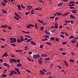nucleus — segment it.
Returning <instances> with one entry per match:
<instances>
[{
    "label": "nucleus",
    "instance_id": "f257e3e1",
    "mask_svg": "<svg viewBox=\"0 0 78 78\" xmlns=\"http://www.w3.org/2000/svg\"><path fill=\"white\" fill-rule=\"evenodd\" d=\"M24 41V38L22 36H21L20 37V39H17V42L18 43H20V42H22Z\"/></svg>",
    "mask_w": 78,
    "mask_h": 78
},
{
    "label": "nucleus",
    "instance_id": "f03ea898",
    "mask_svg": "<svg viewBox=\"0 0 78 78\" xmlns=\"http://www.w3.org/2000/svg\"><path fill=\"white\" fill-rule=\"evenodd\" d=\"M10 73L9 74V75L11 76V75H13V73H14V74H15L16 75H17V72L16 71H15V70H13L12 71H10Z\"/></svg>",
    "mask_w": 78,
    "mask_h": 78
},
{
    "label": "nucleus",
    "instance_id": "7ed1b4c3",
    "mask_svg": "<svg viewBox=\"0 0 78 78\" xmlns=\"http://www.w3.org/2000/svg\"><path fill=\"white\" fill-rule=\"evenodd\" d=\"M40 57V55L39 54H36L33 56L34 58L36 59L37 58H39Z\"/></svg>",
    "mask_w": 78,
    "mask_h": 78
},
{
    "label": "nucleus",
    "instance_id": "20e7f679",
    "mask_svg": "<svg viewBox=\"0 0 78 78\" xmlns=\"http://www.w3.org/2000/svg\"><path fill=\"white\" fill-rule=\"evenodd\" d=\"M3 65L4 66H5L6 67H10V66L9 65V64H7L6 63H4Z\"/></svg>",
    "mask_w": 78,
    "mask_h": 78
},
{
    "label": "nucleus",
    "instance_id": "39448f33",
    "mask_svg": "<svg viewBox=\"0 0 78 78\" xmlns=\"http://www.w3.org/2000/svg\"><path fill=\"white\" fill-rule=\"evenodd\" d=\"M16 6H18V8L19 10H20V11H21V10H22V9H21V7L20 6V5H17Z\"/></svg>",
    "mask_w": 78,
    "mask_h": 78
},
{
    "label": "nucleus",
    "instance_id": "423d86ee",
    "mask_svg": "<svg viewBox=\"0 0 78 78\" xmlns=\"http://www.w3.org/2000/svg\"><path fill=\"white\" fill-rule=\"evenodd\" d=\"M69 14V12H68L65 13L63 14L62 15V16H67V15H68Z\"/></svg>",
    "mask_w": 78,
    "mask_h": 78
},
{
    "label": "nucleus",
    "instance_id": "0eeeda50",
    "mask_svg": "<svg viewBox=\"0 0 78 78\" xmlns=\"http://www.w3.org/2000/svg\"><path fill=\"white\" fill-rule=\"evenodd\" d=\"M30 44L32 45H36V43H34V42L33 41H31L30 42Z\"/></svg>",
    "mask_w": 78,
    "mask_h": 78
},
{
    "label": "nucleus",
    "instance_id": "6e6552de",
    "mask_svg": "<svg viewBox=\"0 0 78 78\" xmlns=\"http://www.w3.org/2000/svg\"><path fill=\"white\" fill-rule=\"evenodd\" d=\"M39 63L41 65H42V61L41 60H38Z\"/></svg>",
    "mask_w": 78,
    "mask_h": 78
},
{
    "label": "nucleus",
    "instance_id": "1a4fd4ad",
    "mask_svg": "<svg viewBox=\"0 0 78 78\" xmlns=\"http://www.w3.org/2000/svg\"><path fill=\"white\" fill-rule=\"evenodd\" d=\"M2 5V6H6V4L4 2H1Z\"/></svg>",
    "mask_w": 78,
    "mask_h": 78
},
{
    "label": "nucleus",
    "instance_id": "9d476101",
    "mask_svg": "<svg viewBox=\"0 0 78 78\" xmlns=\"http://www.w3.org/2000/svg\"><path fill=\"white\" fill-rule=\"evenodd\" d=\"M57 14L58 16H62V14L61 13H60L59 12H57Z\"/></svg>",
    "mask_w": 78,
    "mask_h": 78
},
{
    "label": "nucleus",
    "instance_id": "9b49d317",
    "mask_svg": "<svg viewBox=\"0 0 78 78\" xmlns=\"http://www.w3.org/2000/svg\"><path fill=\"white\" fill-rule=\"evenodd\" d=\"M58 23H55V28L57 29L58 28Z\"/></svg>",
    "mask_w": 78,
    "mask_h": 78
},
{
    "label": "nucleus",
    "instance_id": "f8f14e48",
    "mask_svg": "<svg viewBox=\"0 0 78 78\" xmlns=\"http://www.w3.org/2000/svg\"><path fill=\"white\" fill-rule=\"evenodd\" d=\"M14 59L11 58L10 60V62H11V63L12 62H14Z\"/></svg>",
    "mask_w": 78,
    "mask_h": 78
},
{
    "label": "nucleus",
    "instance_id": "ddd939ff",
    "mask_svg": "<svg viewBox=\"0 0 78 78\" xmlns=\"http://www.w3.org/2000/svg\"><path fill=\"white\" fill-rule=\"evenodd\" d=\"M41 56H42L43 57H47V56H48V55H47V54H44L43 55H41Z\"/></svg>",
    "mask_w": 78,
    "mask_h": 78
},
{
    "label": "nucleus",
    "instance_id": "4468645a",
    "mask_svg": "<svg viewBox=\"0 0 78 78\" xmlns=\"http://www.w3.org/2000/svg\"><path fill=\"white\" fill-rule=\"evenodd\" d=\"M70 17H71V18H72L73 19H75V16H73L72 15H70Z\"/></svg>",
    "mask_w": 78,
    "mask_h": 78
},
{
    "label": "nucleus",
    "instance_id": "2eb2a0df",
    "mask_svg": "<svg viewBox=\"0 0 78 78\" xmlns=\"http://www.w3.org/2000/svg\"><path fill=\"white\" fill-rule=\"evenodd\" d=\"M16 16L19 19H21V16L18 14Z\"/></svg>",
    "mask_w": 78,
    "mask_h": 78
},
{
    "label": "nucleus",
    "instance_id": "dca6fc26",
    "mask_svg": "<svg viewBox=\"0 0 78 78\" xmlns=\"http://www.w3.org/2000/svg\"><path fill=\"white\" fill-rule=\"evenodd\" d=\"M71 43H73V44H74L76 42V41L75 40L74 41L73 40L71 41Z\"/></svg>",
    "mask_w": 78,
    "mask_h": 78
},
{
    "label": "nucleus",
    "instance_id": "f3484780",
    "mask_svg": "<svg viewBox=\"0 0 78 78\" xmlns=\"http://www.w3.org/2000/svg\"><path fill=\"white\" fill-rule=\"evenodd\" d=\"M45 44H48V45H51V43L48 42H46Z\"/></svg>",
    "mask_w": 78,
    "mask_h": 78
},
{
    "label": "nucleus",
    "instance_id": "a211bd4d",
    "mask_svg": "<svg viewBox=\"0 0 78 78\" xmlns=\"http://www.w3.org/2000/svg\"><path fill=\"white\" fill-rule=\"evenodd\" d=\"M27 9H29V10H30V9H31V8H32V7L31 6H28L27 7Z\"/></svg>",
    "mask_w": 78,
    "mask_h": 78
},
{
    "label": "nucleus",
    "instance_id": "6ab92c4d",
    "mask_svg": "<svg viewBox=\"0 0 78 78\" xmlns=\"http://www.w3.org/2000/svg\"><path fill=\"white\" fill-rule=\"evenodd\" d=\"M73 3H75V2L73 1H70V3H69L68 4H73Z\"/></svg>",
    "mask_w": 78,
    "mask_h": 78
},
{
    "label": "nucleus",
    "instance_id": "aec40b11",
    "mask_svg": "<svg viewBox=\"0 0 78 78\" xmlns=\"http://www.w3.org/2000/svg\"><path fill=\"white\" fill-rule=\"evenodd\" d=\"M51 41H55V38L54 37H51Z\"/></svg>",
    "mask_w": 78,
    "mask_h": 78
},
{
    "label": "nucleus",
    "instance_id": "412c9836",
    "mask_svg": "<svg viewBox=\"0 0 78 78\" xmlns=\"http://www.w3.org/2000/svg\"><path fill=\"white\" fill-rule=\"evenodd\" d=\"M55 40H56V41H57V42H59V41H60V39L58 38H55Z\"/></svg>",
    "mask_w": 78,
    "mask_h": 78
},
{
    "label": "nucleus",
    "instance_id": "4be33fe9",
    "mask_svg": "<svg viewBox=\"0 0 78 78\" xmlns=\"http://www.w3.org/2000/svg\"><path fill=\"white\" fill-rule=\"evenodd\" d=\"M64 62L65 63V64L66 65V66H69V64H68L67 62H66V61H65Z\"/></svg>",
    "mask_w": 78,
    "mask_h": 78
},
{
    "label": "nucleus",
    "instance_id": "5701e85b",
    "mask_svg": "<svg viewBox=\"0 0 78 78\" xmlns=\"http://www.w3.org/2000/svg\"><path fill=\"white\" fill-rule=\"evenodd\" d=\"M22 66V64L19 63H18L17 64V67H20V66Z\"/></svg>",
    "mask_w": 78,
    "mask_h": 78
},
{
    "label": "nucleus",
    "instance_id": "b1692460",
    "mask_svg": "<svg viewBox=\"0 0 78 78\" xmlns=\"http://www.w3.org/2000/svg\"><path fill=\"white\" fill-rule=\"evenodd\" d=\"M32 41V39H30L29 40H27L26 41V42H30V41Z\"/></svg>",
    "mask_w": 78,
    "mask_h": 78
},
{
    "label": "nucleus",
    "instance_id": "393cba45",
    "mask_svg": "<svg viewBox=\"0 0 78 78\" xmlns=\"http://www.w3.org/2000/svg\"><path fill=\"white\" fill-rule=\"evenodd\" d=\"M13 39L14 40V42L15 43V42H17V41H16V39L15 38H13Z\"/></svg>",
    "mask_w": 78,
    "mask_h": 78
},
{
    "label": "nucleus",
    "instance_id": "a878e982",
    "mask_svg": "<svg viewBox=\"0 0 78 78\" xmlns=\"http://www.w3.org/2000/svg\"><path fill=\"white\" fill-rule=\"evenodd\" d=\"M72 12L74 14H75V13H76V10H73L72 11Z\"/></svg>",
    "mask_w": 78,
    "mask_h": 78
},
{
    "label": "nucleus",
    "instance_id": "bb28decb",
    "mask_svg": "<svg viewBox=\"0 0 78 78\" xmlns=\"http://www.w3.org/2000/svg\"><path fill=\"white\" fill-rule=\"evenodd\" d=\"M44 29V27L42 26L40 28V30H41V31H42Z\"/></svg>",
    "mask_w": 78,
    "mask_h": 78
},
{
    "label": "nucleus",
    "instance_id": "cd10ccee",
    "mask_svg": "<svg viewBox=\"0 0 78 78\" xmlns=\"http://www.w3.org/2000/svg\"><path fill=\"white\" fill-rule=\"evenodd\" d=\"M30 25H27L26 27V28H30Z\"/></svg>",
    "mask_w": 78,
    "mask_h": 78
},
{
    "label": "nucleus",
    "instance_id": "c85d7f7f",
    "mask_svg": "<svg viewBox=\"0 0 78 78\" xmlns=\"http://www.w3.org/2000/svg\"><path fill=\"white\" fill-rule=\"evenodd\" d=\"M15 70V71H16V72H19V69H17V68H16Z\"/></svg>",
    "mask_w": 78,
    "mask_h": 78
},
{
    "label": "nucleus",
    "instance_id": "c756f323",
    "mask_svg": "<svg viewBox=\"0 0 78 78\" xmlns=\"http://www.w3.org/2000/svg\"><path fill=\"white\" fill-rule=\"evenodd\" d=\"M15 51L16 52H22V51L21 50L19 51L18 50H15Z\"/></svg>",
    "mask_w": 78,
    "mask_h": 78
},
{
    "label": "nucleus",
    "instance_id": "7c9ffc66",
    "mask_svg": "<svg viewBox=\"0 0 78 78\" xmlns=\"http://www.w3.org/2000/svg\"><path fill=\"white\" fill-rule=\"evenodd\" d=\"M48 39L47 38H45L44 39H43L42 40V41H48Z\"/></svg>",
    "mask_w": 78,
    "mask_h": 78
},
{
    "label": "nucleus",
    "instance_id": "2f4dec72",
    "mask_svg": "<svg viewBox=\"0 0 78 78\" xmlns=\"http://www.w3.org/2000/svg\"><path fill=\"white\" fill-rule=\"evenodd\" d=\"M75 4H70L69 5V6H75Z\"/></svg>",
    "mask_w": 78,
    "mask_h": 78
},
{
    "label": "nucleus",
    "instance_id": "473e14b6",
    "mask_svg": "<svg viewBox=\"0 0 78 78\" xmlns=\"http://www.w3.org/2000/svg\"><path fill=\"white\" fill-rule=\"evenodd\" d=\"M60 36L61 37H62V38H64V36L63 35H60Z\"/></svg>",
    "mask_w": 78,
    "mask_h": 78
},
{
    "label": "nucleus",
    "instance_id": "72a5a7b5",
    "mask_svg": "<svg viewBox=\"0 0 78 78\" xmlns=\"http://www.w3.org/2000/svg\"><path fill=\"white\" fill-rule=\"evenodd\" d=\"M35 27H36V29H37V23H35Z\"/></svg>",
    "mask_w": 78,
    "mask_h": 78
},
{
    "label": "nucleus",
    "instance_id": "f704fd0d",
    "mask_svg": "<svg viewBox=\"0 0 78 78\" xmlns=\"http://www.w3.org/2000/svg\"><path fill=\"white\" fill-rule=\"evenodd\" d=\"M2 12L3 13H4V14H7V12L5 10H3Z\"/></svg>",
    "mask_w": 78,
    "mask_h": 78
},
{
    "label": "nucleus",
    "instance_id": "c9c22d12",
    "mask_svg": "<svg viewBox=\"0 0 78 78\" xmlns=\"http://www.w3.org/2000/svg\"><path fill=\"white\" fill-rule=\"evenodd\" d=\"M14 18L15 19H16V20H19V18H18L16 16H14Z\"/></svg>",
    "mask_w": 78,
    "mask_h": 78
},
{
    "label": "nucleus",
    "instance_id": "e433bc0d",
    "mask_svg": "<svg viewBox=\"0 0 78 78\" xmlns=\"http://www.w3.org/2000/svg\"><path fill=\"white\" fill-rule=\"evenodd\" d=\"M67 42H63L62 43V44H63V45H66V44H67Z\"/></svg>",
    "mask_w": 78,
    "mask_h": 78
},
{
    "label": "nucleus",
    "instance_id": "4c0bfd02",
    "mask_svg": "<svg viewBox=\"0 0 78 78\" xmlns=\"http://www.w3.org/2000/svg\"><path fill=\"white\" fill-rule=\"evenodd\" d=\"M65 22L66 23H70V22H71V21H69L66 20L65 21Z\"/></svg>",
    "mask_w": 78,
    "mask_h": 78
},
{
    "label": "nucleus",
    "instance_id": "58836bf2",
    "mask_svg": "<svg viewBox=\"0 0 78 78\" xmlns=\"http://www.w3.org/2000/svg\"><path fill=\"white\" fill-rule=\"evenodd\" d=\"M4 56H8V54H6L5 52L4 54Z\"/></svg>",
    "mask_w": 78,
    "mask_h": 78
},
{
    "label": "nucleus",
    "instance_id": "ea45409f",
    "mask_svg": "<svg viewBox=\"0 0 78 78\" xmlns=\"http://www.w3.org/2000/svg\"><path fill=\"white\" fill-rule=\"evenodd\" d=\"M3 77H6V75L5 74H3L2 75Z\"/></svg>",
    "mask_w": 78,
    "mask_h": 78
},
{
    "label": "nucleus",
    "instance_id": "a19ab883",
    "mask_svg": "<svg viewBox=\"0 0 78 78\" xmlns=\"http://www.w3.org/2000/svg\"><path fill=\"white\" fill-rule=\"evenodd\" d=\"M58 6L59 7L61 6H62V4H61V3H60L58 4Z\"/></svg>",
    "mask_w": 78,
    "mask_h": 78
},
{
    "label": "nucleus",
    "instance_id": "79ce46f5",
    "mask_svg": "<svg viewBox=\"0 0 78 78\" xmlns=\"http://www.w3.org/2000/svg\"><path fill=\"white\" fill-rule=\"evenodd\" d=\"M8 28L9 30H11V27L9 26L8 27Z\"/></svg>",
    "mask_w": 78,
    "mask_h": 78
},
{
    "label": "nucleus",
    "instance_id": "37998d69",
    "mask_svg": "<svg viewBox=\"0 0 78 78\" xmlns=\"http://www.w3.org/2000/svg\"><path fill=\"white\" fill-rule=\"evenodd\" d=\"M38 21H39V22H40V23H43V22H42V21L39 20H38Z\"/></svg>",
    "mask_w": 78,
    "mask_h": 78
},
{
    "label": "nucleus",
    "instance_id": "c03bdc74",
    "mask_svg": "<svg viewBox=\"0 0 78 78\" xmlns=\"http://www.w3.org/2000/svg\"><path fill=\"white\" fill-rule=\"evenodd\" d=\"M43 47H44V45H41L40 46V48H43Z\"/></svg>",
    "mask_w": 78,
    "mask_h": 78
},
{
    "label": "nucleus",
    "instance_id": "a18cd8bd",
    "mask_svg": "<svg viewBox=\"0 0 78 78\" xmlns=\"http://www.w3.org/2000/svg\"><path fill=\"white\" fill-rule=\"evenodd\" d=\"M73 37H74L72 35V36H70L69 37V38L70 39H72V38H73Z\"/></svg>",
    "mask_w": 78,
    "mask_h": 78
},
{
    "label": "nucleus",
    "instance_id": "49530a36",
    "mask_svg": "<svg viewBox=\"0 0 78 78\" xmlns=\"http://www.w3.org/2000/svg\"><path fill=\"white\" fill-rule=\"evenodd\" d=\"M55 18V16H51L50 17V19H54Z\"/></svg>",
    "mask_w": 78,
    "mask_h": 78
},
{
    "label": "nucleus",
    "instance_id": "de8ad7c7",
    "mask_svg": "<svg viewBox=\"0 0 78 78\" xmlns=\"http://www.w3.org/2000/svg\"><path fill=\"white\" fill-rule=\"evenodd\" d=\"M45 61H47V60H48V61H49L50 60V59L48 58H45Z\"/></svg>",
    "mask_w": 78,
    "mask_h": 78
},
{
    "label": "nucleus",
    "instance_id": "09e8293b",
    "mask_svg": "<svg viewBox=\"0 0 78 78\" xmlns=\"http://www.w3.org/2000/svg\"><path fill=\"white\" fill-rule=\"evenodd\" d=\"M17 62L18 63H19L20 62V60H19V59H18L17 61Z\"/></svg>",
    "mask_w": 78,
    "mask_h": 78
},
{
    "label": "nucleus",
    "instance_id": "8fccbe9b",
    "mask_svg": "<svg viewBox=\"0 0 78 78\" xmlns=\"http://www.w3.org/2000/svg\"><path fill=\"white\" fill-rule=\"evenodd\" d=\"M42 72H47V70H46L44 69H43L42 70Z\"/></svg>",
    "mask_w": 78,
    "mask_h": 78
},
{
    "label": "nucleus",
    "instance_id": "3c124183",
    "mask_svg": "<svg viewBox=\"0 0 78 78\" xmlns=\"http://www.w3.org/2000/svg\"><path fill=\"white\" fill-rule=\"evenodd\" d=\"M69 61H70V62H74V60L72 59H70L69 60Z\"/></svg>",
    "mask_w": 78,
    "mask_h": 78
},
{
    "label": "nucleus",
    "instance_id": "603ef678",
    "mask_svg": "<svg viewBox=\"0 0 78 78\" xmlns=\"http://www.w3.org/2000/svg\"><path fill=\"white\" fill-rule=\"evenodd\" d=\"M30 14V12H26L25 13V15H28V14Z\"/></svg>",
    "mask_w": 78,
    "mask_h": 78
},
{
    "label": "nucleus",
    "instance_id": "864d4df0",
    "mask_svg": "<svg viewBox=\"0 0 78 78\" xmlns=\"http://www.w3.org/2000/svg\"><path fill=\"white\" fill-rule=\"evenodd\" d=\"M31 14H32V15H33V14H34V12H33V10H31Z\"/></svg>",
    "mask_w": 78,
    "mask_h": 78
},
{
    "label": "nucleus",
    "instance_id": "5fc2aeb1",
    "mask_svg": "<svg viewBox=\"0 0 78 78\" xmlns=\"http://www.w3.org/2000/svg\"><path fill=\"white\" fill-rule=\"evenodd\" d=\"M57 67H58V68H59L60 69H61V68H62V67H61V66H57Z\"/></svg>",
    "mask_w": 78,
    "mask_h": 78
},
{
    "label": "nucleus",
    "instance_id": "6e6d98bb",
    "mask_svg": "<svg viewBox=\"0 0 78 78\" xmlns=\"http://www.w3.org/2000/svg\"><path fill=\"white\" fill-rule=\"evenodd\" d=\"M62 54L63 55H66V53L65 52H63L62 53Z\"/></svg>",
    "mask_w": 78,
    "mask_h": 78
},
{
    "label": "nucleus",
    "instance_id": "4d7b16f0",
    "mask_svg": "<svg viewBox=\"0 0 78 78\" xmlns=\"http://www.w3.org/2000/svg\"><path fill=\"white\" fill-rule=\"evenodd\" d=\"M21 8H22L23 9H25V7L23 6V5H21Z\"/></svg>",
    "mask_w": 78,
    "mask_h": 78
},
{
    "label": "nucleus",
    "instance_id": "13d9d810",
    "mask_svg": "<svg viewBox=\"0 0 78 78\" xmlns=\"http://www.w3.org/2000/svg\"><path fill=\"white\" fill-rule=\"evenodd\" d=\"M11 45L13 46V47H15L16 46V44H11Z\"/></svg>",
    "mask_w": 78,
    "mask_h": 78
},
{
    "label": "nucleus",
    "instance_id": "bf43d9fd",
    "mask_svg": "<svg viewBox=\"0 0 78 78\" xmlns=\"http://www.w3.org/2000/svg\"><path fill=\"white\" fill-rule=\"evenodd\" d=\"M45 36L48 39H49V37L47 35H46Z\"/></svg>",
    "mask_w": 78,
    "mask_h": 78
},
{
    "label": "nucleus",
    "instance_id": "052dcab7",
    "mask_svg": "<svg viewBox=\"0 0 78 78\" xmlns=\"http://www.w3.org/2000/svg\"><path fill=\"white\" fill-rule=\"evenodd\" d=\"M69 8H70L71 9H75V8H74V7H70Z\"/></svg>",
    "mask_w": 78,
    "mask_h": 78
},
{
    "label": "nucleus",
    "instance_id": "680f3d73",
    "mask_svg": "<svg viewBox=\"0 0 78 78\" xmlns=\"http://www.w3.org/2000/svg\"><path fill=\"white\" fill-rule=\"evenodd\" d=\"M27 60H28V61H30L31 59V58H30L29 57H28L27 58Z\"/></svg>",
    "mask_w": 78,
    "mask_h": 78
},
{
    "label": "nucleus",
    "instance_id": "e2e57ef3",
    "mask_svg": "<svg viewBox=\"0 0 78 78\" xmlns=\"http://www.w3.org/2000/svg\"><path fill=\"white\" fill-rule=\"evenodd\" d=\"M3 1L4 2H5V3H7V2H8V0H3Z\"/></svg>",
    "mask_w": 78,
    "mask_h": 78
},
{
    "label": "nucleus",
    "instance_id": "0e129e2a",
    "mask_svg": "<svg viewBox=\"0 0 78 78\" xmlns=\"http://www.w3.org/2000/svg\"><path fill=\"white\" fill-rule=\"evenodd\" d=\"M66 29H67V30H69V29H70V27H68L67 26H66Z\"/></svg>",
    "mask_w": 78,
    "mask_h": 78
},
{
    "label": "nucleus",
    "instance_id": "69168bd1",
    "mask_svg": "<svg viewBox=\"0 0 78 78\" xmlns=\"http://www.w3.org/2000/svg\"><path fill=\"white\" fill-rule=\"evenodd\" d=\"M10 43H15L13 41V40H11V41H10Z\"/></svg>",
    "mask_w": 78,
    "mask_h": 78
},
{
    "label": "nucleus",
    "instance_id": "338daca9",
    "mask_svg": "<svg viewBox=\"0 0 78 78\" xmlns=\"http://www.w3.org/2000/svg\"><path fill=\"white\" fill-rule=\"evenodd\" d=\"M51 32H52V33H53V32H55V30H51Z\"/></svg>",
    "mask_w": 78,
    "mask_h": 78
},
{
    "label": "nucleus",
    "instance_id": "774afa93",
    "mask_svg": "<svg viewBox=\"0 0 78 78\" xmlns=\"http://www.w3.org/2000/svg\"><path fill=\"white\" fill-rule=\"evenodd\" d=\"M11 57L12 58H15V56L14 55H11Z\"/></svg>",
    "mask_w": 78,
    "mask_h": 78
}]
</instances>
